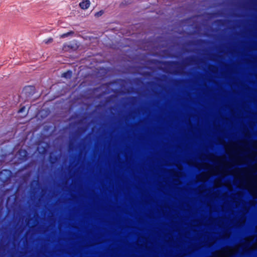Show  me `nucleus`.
Returning a JSON list of instances; mask_svg holds the SVG:
<instances>
[{"label":"nucleus","instance_id":"nucleus-1","mask_svg":"<svg viewBox=\"0 0 257 257\" xmlns=\"http://www.w3.org/2000/svg\"><path fill=\"white\" fill-rule=\"evenodd\" d=\"M90 5V2L89 0H83L79 4L80 7L83 10L87 9Z\"/></svg>","mask_w":257,"mask_h":257},{"label":"nucleus","instance_id":"nucleus-2","mask_svg":"<svg viewBox=\"0 0 257 257\" xmlns=\"http://www.w3.org/2000/svg\"><path fill=\"white\" fill-rule=\"evenodd\" d=\"M71 74H72L71 72L67 71V72L63 73L62 74V76L65 78H70L71 76Z\"/></svg>","mask_w":257,"mask_h":257},{"label":"nucleus","instance_id":"nucleus-3","mask_svg":"<svg viewBox=\"0 0 257 257\" xmlns=\"http://www.w3.org/2000/svg\"><path fill=\"white\" fill-rule=\"evenodd\" d=\"M73 33L72 32H68L67 33L63 34L60 36L61 38H64L65 37H67L69 36L70 34H73Z\"/></svg>","mask_w":257,"mask_h":257},{"label":"nucleus","instance_id":"nucleus-4","mask_svg":"<svg viewBox=\"0 0 257 257\" xmlns=\"http://www.w3.org/2000/svg\"><path fill=\"white\" fill-rule=\"evenodd\" d=\"M103 14V11H100L98 12H97V13H96L95 14V16L96 17H99L101 16H102Z\"/></svg>","mask_w":257,"mask_h":257},{"label":"nucleus","instance_id":"nucleus-5","mask_svg":"<svg viewBox=\"0 0 257 257\" xmlns=\"http://www.w3.org/2000/svg\"><path fill=\"white\" fill-rule=\"evenodd\" d=\"M69 45H65L63 47V50H64L65 51H67L68 50V48H69Z\"/></svg>","mask_w":257,"mask_h":257},{"label":"nucleus","instance_id":"nucleus-6","mask_svg":"<svg viewBox=\"0 0 257 257\" xmlns=\"http://www.w3.org/2000/svg\"><path fill=\"white\" fill-rule=\"evenodd\" d=\"M53 41V39L52 38H50L46 42V43H51Z\"/></svg>","mask_w":257,"mask_h":257},{"label":"nucleus","instance_id":"nucleus-7","mask_svg":"<svg viewBox=\"0 0 257 257\" xmlns=\"http://www.w3.org/2000/svg\"><path fill=\"white\" fill-rule=\"evenodd\" d=\"M20 153H23L24 154V156H26V152L24 151H21L20 152Z\"/></svg>","mask_w":257,"mask_h":257},{"label":"nucleus","instance_id":"nucleus-8","mask_svg":"<svg viewBox=\"0 0 257 257\" xmlns=\"http://www.w3.org/2000/svg\"><path fill=\"white\" fill-rule=\"evenodd\" d=\"M217 22L219 23H222L223 22V20H219L217 21Z\"/></svg>","mask_w":257,"mask_h":257},{"label":"nucleus","instance_id":"nucleus-9","mask_svg":"<svg viewBox=\"0 0 257 257\" xmlns=\"http://www.w3.org/2000/svg\"><path fill=\"white\" fill-rule=\"evenodd\" d=\"M198 41L199 42H203L204 41V40H199Z\"/></svg>","mask_w":257,"mask_h":257},{"label":"nucleus","instance_id":"nucleus-10","mask_svg":"<svg viewBox=\"0 0 257 257\" xmlns=\"http://www.w3.org/2000/svg\"><path fill=\"white\" fill-rule=\"evenodd\" d=\"M129 83H130V84H131V79H130Z\"/></svg>","mask_w":257,"mask_h":257},{"label":"nucleus","instance_id":"nucleus-11","mask_svg":"<svg viewBox=\"0 0 257 257\" xmlns=\"http://www.w3.org/2000/svg\"><path fill=\"white\" fill-rule=\"evenodd\" d=\"M129 94H131V92H129Z\"/></svg>","mask_w":257,"mask_h":257}]
</instances>
